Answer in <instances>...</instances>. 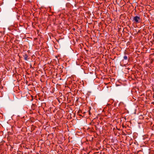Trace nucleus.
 <instances>
[{
  "label": "nucleus",
  "mask_w": 154,
  "mask_h": 154,
  "mask_svg": "<svg viewBox=\"0 0 154 154\" xmlns=\"http://www.w3.org/2000/svg\"><path fill=\"white\" fill-rule=\"evenodd\" d=\"M140 18L138 16H136L133 17V21H134L136 23H138L140 22Z\"/></svg>",
  "instance_id": "f257e3e1"
},
{
  "label": "nucleus",
  "mask_w": 154,
  "mask_h": 154,
  "mask_svg": "<svg viewBox=\"0 0 154 154\" xmlns=\"http://www.w3.org/2000/svg\"><path fill=\"white\" fill-rule=\"evenodd\" d=\"M28 56L26 54H25L23 55V57L24 58V59L25 60H27L28 59H29V58H28Z\"/></svg>",
  "instance_id": "f03ea898"
},
{
  "label": "nucleus",
  "mask_w": 154,
  "mask_h": 154,
  "mask_svg": "<svg viewBox=\"0 0 154 154\" xmlns=\"http://www.w3.org/2000/svg\"><path fill=\"white\" fill-rule=\"evenodd\" d=\"M82 111L81 110H80L79 111L78 114L80 116H82V115L80 114V113H82Z\"/></svg>",
  "instance_id": "7ed1b4c3"
},
{
  "label": "nucleus",
  "mask_w": 154,
  "mask_h": 154,
  "mask_svg": "<svg viewBox=\"0 0 154 154\" xmlns=\"http://www.w3.org/2000/svg\"><path fill=\"white\" fill-rule=\"evenodd\" d=\"M91 107H89L88 112H89V115H91V112H90V110H91Z\"/></svg>",
  "instance_id": "20e7f679"
},
{
  "label": "nucleus",
  "mask_w": 154,
  "mask_h": 154,
  "mask_svg": "<svg viewBox=\"0 0 154 154\" xmlns=\"http://www.w3.org/2000/svg\"><path fill=\"white\" fill-rule=\"evenodd\" d=\"M124 59L125 60H127L128 59L126 55H125L123 57Z\"/></svg>",
  "instance_id": "39448f33"
}]
</instances>
